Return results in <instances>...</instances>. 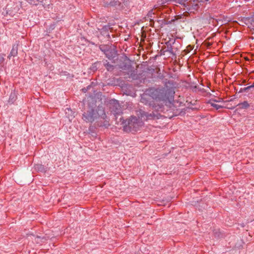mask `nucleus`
<instances>
[{"mask_svg": "<svg viewBox=\"0 0 254 254\" xmlns=\"http://www.w3.org/2000/svg\"><path fill=\"white\" fill-rule=\"evenodd\" d=\"M46 239L44 237L37 236L35 238V242L37 243L40 244L41 243L44 242L43 240Z\"/></svg>", "mask_w": 254, "mask_h": 254, "instance_id": "18", "label": "nucleus"}, {"mask_svg": "<svg viewBox=\"0 0 254 254\" xmlns=\"http://www.w3.org/2000/svg\"><path fill=\"white\" fill-rule=\"evenodd\" d=\"M138 118L131 116L128 120H125L121 118L120 120L122 124L123 125L124 130L126 131H137L139 128L143 126L144 123L142 119L144 120H149L154 119L156 115L154 113H149L146 112L141 109H139L136 112Z\"/></svg>", "mask_w": 254, "mask_h": 254, "instance_id": "2", "label": "nucleus"}, {"mask_svg": "<svg viewBox=\"0 0 254 254\" xmlns=\"http://www.w3.org/2000/svg\"><path fill=\"white\" fill-rule=\"evenodd\" d=\"M30 4L37 5L39 2H42L43 0H26Z\"/></svg>", "mask_w": 254, "mask_h": 254, "instance_id": "19", "label": "nucleus"}, {"mask_svg": "<svg viewBox=\"0 0 254 254\" xmlns=\"http://www.w3.org/2000/svg\"><path fill=\"white\" fill-rule=\"evenodd\" d=\"M166 46L162 48L160 50V55L166 56L168 58L171 57V55H170V48L168 42H166Z\"/></svg>", "mask_w": 254, "mask_h": 254, "instance_id": "8", "label": "nucleus"}, {"mask_svg": "<svg viewBox=\"0 0 254 254\" xmlns=\"http://www.w3.org/2000/svg\"><path fill=\"white\" fill-rule=\"evenodd\" d=\"M119 67L122 70L129 71L131 68H133L130 64L124 63L119 65Z\"/></svg>", "mask_w": 254, "mask_h": 254, "instance_id": "12", "label": "nucleus"}, {"mask_svg": "<svg viewBox=\"0 0 254 254\" xmlns=\"http://www.w3.org/2000/svg\"><path fill=\"white\" fill-rule=\"evenodd\" d=\"M170 51V55L172 58H176L178 51L181 48V45L178 41H176L175 39H170L167 41Z\"/></svg>", "mask_w": 254, "mask_h": 254, "instance_id": "5", "label": "nucleus"}, {"mask_svg": "<svg viewBox=\"0 0 254 254\" xmlns=\"http://www.w3.org/2000/svg\"><path fill=\"white\" fill-rule=\"evenodd\" d=\"M18 44L16 43L12 46V48L10 51L9 55L8 56V58L10 59L11 57H16L18 54Z\"/></svg>", "mask_w": 254, "mask_h": 254, "instance_id": "9", "label": "nucleus"}, {"mask_svg": "<svg viewBox=\"0 0 254 254\" xmlns=\"http://www.w3.org/2000/svg\"><path fill=\"white\" fill-rule=\"evenodd\" d=\"M65 114L67 115V117L69 118L70 117L73 118L74 117V113L72 111L70 108H66L65 109Z\"/></svg>", "mask_w": 254, "mask_h": 254, "instance_id": "16", "label": "nucleus"}, {"mask_svg": "<svg viewBox=\"0 0 254 254\" xmlns=\"http://www.w3.org/2000/svg\"><path fill=\"white\" fill-rule=\"evenodd\" d=\"M104 54L109 60H111L114 59L117 56V52L114 48L112 46L106 51Z\"/></svg>", "mask_w": 254, "mask_h": 254, "instance_id": "7", "label": "nucleus"}, {"mask_svg": "<svg viewBox=\"0 0 254 254\" xmlns=\"http://www.w3.org/2000/svg\"><path fill=\"white\" fill-rule=\"evenodd\" d=\"M221 101H222L221 100H217L215 99H211L208 101V103L209 104H210V105L212 107L215 108L216 110H218V109L222 108L223 107L221 105L217 104L215 103L219 102H221Z\"/></svg>", "mask_w": 254, "mask_h": 254, "instance_id": "10", "label": "nucleus"}, {"mask_svg": "<svg viewBox=\"0 0 254 254\" xmlns=\"http://www.w3.org/2000/svg\"><path fill=\"white\" fill-rule=\"evenodd\" d=\"M112 47V45H101L99 47L100 50L104 53V54L106 52V51L110 48Z\"/></svg>", "mask_w": 254, "mask_h": 254, "instance_id": "17", "label": "nucleus"}, {"mask_svg": "<svg viewBox=\"0 0 254 254\" xmlns=\"http://www.w3.org/2000/svg\"><path fill=\"white\" fill-rule=\"evenodd\" d=\"M238 106H241V108L242 109H246L249 107V104L247 101H244L243 102L239 104Z\"/></svg>", "mask_w": 254, "mask_h": 254, "instance_id": "20", "label": "nucleus"}, {"mask_svg": "<svg viewBox=\"0 0 254 254\" xmlns=\"http://www.w3.org/2000/svg\"><path fill=\"white\" fill-rule=\"evenodd\" d=\"M34 169L38 172H44L46 171L45 168L43 165L37 164L34 165Z\"/></svg>", "mask_w": 254, "mask_h": 254, "instance_id": "14", "label": "nucleus"}, {"mask_svg": "<svg viewBox=\"0 0 254 254\" xmlns=\"http://www.w3.org/2000/svg\"><path fill=\"white\" fill-rule=\"evenodd\" d=\"M154 14V13H153V10H150V11H149V12H148V13L147 14V18H149L150 20H151L152 16Z\"/></svg>", "mask_w": 254, "mask_h": 254, "instance_id": "22", "label": "nucleus"}, {"mask_svg": "<svg viewBox=\"0 0 254 254\" xmlns=\"http://www.w3.org/2000/svg\"><path fill=\"white\" fill-rule=\"evenodd\" d=\"M90 85H88L86 88H82V90L83 92L86 93L90 89Z\"/></svg>", "mask_w": 254, "mask_h": 254, "instance_id": "25", "label": "nucleus"}, {"mask_svg": "<svg viewBox=\"0 0 254 254\" xmlns=\"http://www.w3.org/2000/svg\"><path fill=\"white\" fill-rule=\"evenodd\" d=\"M206 0H159L158 5L168 4L172 2H176L181 5L185 15L187 14L195 13L198 11L200 3L204 2Z\"/></svg>", "mask_w": 254, "mask_h": 254, "instance_id": "3", "label": "nucleus"}, {"mask_svg": "<svg viewBox=\"0 0 254 254\" xmlns=\"http://www.w3.org/2000/svg\"><path fill=\"white\" fill-rule=\"evenodd\" d=\"M104 65L108 71H112L114 69V66L110 64L107 60L104 62Z\"/></svg>", "mask_w": 254, "mask_h": 254, "instance_id": "15", "label": "nucleus"}, {"mask_svg": "<svg viewBox=\"0 0 254 254\" xmlns=\"http://www.w3.org/2000/svg\"><path fill=\"white\" fill-rule=\"evenodd\" d=\"M109 104L111 111L115 116L122 113L121 106L118 100L114 99H111L109 101Z\"/></svg>", "mask_w": 254, "mask_h": 254, "instance_id": "6", "label": "nucleus"}, {"mask_svg": "<svg viewBox=\"0 0 254 254\" xmlns=\"http://www.w3.org/2000/svg\"><path fill=\"white\" fill-rule=\"evenodd\" d=\"M106 117L102 105H99L97 108L89 105L88 110L82 114V119L87 123H91L99 118L105 119Z\"/></svg>", "mask_w": 254, "mask_h": 254, "instance_id": "4", "label": "nucleus"}, {"mask_svg": "<svg viewBox=\"0 0 254 254\" xmlns=\"http://www.w3.org/2000/svg\"><path fill=\"white\" fill-rule=\"evenodd\" d=\"M252 88V87H251V85L244 87V88H241L239 91V92H245L247 91L248 90Z\"/></svg>", "mask_w": 254, "mask_h": 254, "instance_id": "23", "label": "nucleus"}, {"mask_svg": "<svg viewBox=\"0 0 254 254\" xmlns=\"http://www.w3.org/2000/svg\"><path fill=\"white\" fill-rule=\"evenodd\" d=\"M129 71H131L130 76L132 78V79H137V72L135 70L132 69V68H131Z\"/></svg>", "mask_w": 254, "mask_h": 254, "instance_id": "21", "label": "nucleus"}, {"mask_svg": "<svg viewBox=\"0 0 254 254\" xmlns=\"http://www.w3.org/2000/svg\"><path fill=\"white\" fill-rule=\"evenodd\" d=\"M175 84L173 81H168L165 86L161 88H152L148 93H144L141 96L140 102L144 104H149L151 98L156 101L171 102L174 100Z\"/></svg>", "mask_w": 254, "mask_h": 254, "instance_id": "1", "label": "nucleus"}, {"mask_svg": "<svg viewBox=\"0 0 254 254\" xmlns=\"http://www.w3.org/2000/svg\"><path fill=\"white\" fill-rule=\"evenodd\" d=\"M17 99V95L15 90L12 91L9 95V99L8 101V103L13 104Z\"/></svg>", "mask_w": 254, "mask_h": 254, "instance_id": "11", "label": "nucleus"}, {"mask_svg": "<svg viewBox=\"0 0 254 254\" xmlns=\"http://www.w3.org/2000/svg\"><path fill=\"white\" fill-rule=\"evenodd\" d=\"M251 87H252V88H254V82H253V83L251 85Z\"/></svg>", "mask_w": 254, "mask_h": 254, "instance_id": "26", "label": "nucleus"}, {"mask_svg": "<svg viewBox=\"0 0 254 254\" xmlns=\"http://www.w3.org/2000/svg\"><path fill=\"white\" fill-rule=\"evenodd\" d=\"M251 23L253 28L254 29V15H253L251 18Z\"/></svg>", "mask_w": 254, "mask_h": 254, "instance_id": "24", "label": "nucleus"}, {"mask_svg": "<svg viewBox=\"0 0 254 254\" xmlns=\"http://www.w3.org/2000/svg\"><path fill=\"white\" fill-rule=\"evenodd\" d=\"M101 64V63L100 62H96L93 63L91 66L90 67V69L92 71H96L100 67V65Z\"/></svg>", "mask_w": 254, "mask_h": 254, "instance_id": "13", "label": "nucleus"}]
</instances>
